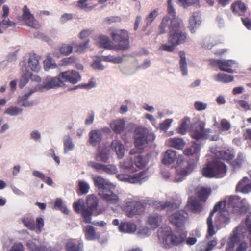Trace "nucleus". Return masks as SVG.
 <instances>
[{
	"label": "nucleus",
	"mask_w": 251,
	"mask_h": 251,
	"mask_svg": "<svg viewBox=\"0 0 251 251\" xmlns=\"http://www.w3.org/2000/svg\"><path fill=\"white\" fill-rule=\"evenodd\" d=\"M226 202L229 207L231 208L232 212L238 215H242V214H246L250 208V205L246 199H241L240 197L237 196H228L225 201H219L215 205L213 210L211 212L207 220V237L213 236L216 233L212 222V216L215 211L220 210V214L224 217L226 221H229L228 212L224 209Z\"/></svg>",
	"instance_id": "nucleus-1"
},
{
	"label": "nucleus",
	"mask_w": 251,
	"mask_h": 251,
	"mask_svg": "<svg viewBox=\"0 0 251 251\" xmlns=\"http://www.w3.org/2000/svg\"><path fill=\"white\" fill-rule=\"evenodd\" d=\"M86 203L87 207L89 208L88 210L91 212L92 217L93 210H95L99 204V200L95 195H88L86 198Z\"/></svg>",
	"instance_id": "nucleus-30"
},
{
	"label": "nucleus",
	"mask_w": 251,
	"mask_h": 251,
	"mask_svg": "<svg viewBox=\"0 0 251 251\" xmlns=\"http://www.w3.org/2000/svg\"><path fill=\"white\" fill-rule=\"evenodd\" d=\"M89 165L91 167L96 169V170H103L107 173L113 174L117 172V168L113 165H104V164H99L97 162H90Z\"/></svg>",
	"instance_id": "nucleus-21"
},
{
	"label": "nucleus",
	"mask_w": 251,
	"mask_h": 251,
	"mask_svg": "<svg viewBox=\"0 0 251 251\" xmlns=\"http://www.w3.org/2000/svg\"><path fill=\"white\" fill-rule=\"evenodd\" d=\"M102 199L108 203L119 204L120 199L119 196L113 193L112 189H108L107 193H102Z\"/></svg>",
	"instance_id": "nucleus-24"
},
{
	"label": "nucleus",
	"mask_w": 251,
	"mask_h": 251,
	"mask_svg": "<svg viewBox=\"0 0 251 251\" xmlns=\"http://www.w3.org/2000/svg\"><path fill=\"white\" fill-rule=\"evenodd\" d=\"M89 43V40H86V41H84L83 44H80L78 45H75L74 44L75 47H76L75 51L77 52H79V53H81V52H84L85 50H86L88 45Z\"/></svg>",
	"instance_id": "nucleus-57"
},
{
	"label": "nucleus",
	"mask_w": 251,
	"mask_h": 251,
	"mask_svg": "<svg viewBox=\"0 0 251 251\" xmlns=\"http://www.w3.org/2000/svg\"><path fill=\"white\" fill-rule=\"evenodd\" d=\"M222 130H228L231 128V124L226 119H222L220 122Z\"/></svg>",
	"instance_id": "nucleus-63"
},
{
	"label": "nucleus",
	"mask_w": 251,
	"mask_h": 251,
	"mask_svg": "<svg viewBox=\"0 0 251 251\" xmlns=\"http://www.w3.org/2000/svg\"><path fill=\"white\" fill-rule=\"evenodd\" d=\"M125 213L129 217H133L135 215L141 214L144 210V205L140 201H132V200H126Z\"/></svg>",
	"instance_id": "nucleus-9"
},
{
	"label": "nucleus",
	"mask_w": 251,
	"mask_h": 251,
	"mask_svg": "<svg viewBox=\"0 0 251 251\" xmlns=\"http://www.w3.org/2000/svg\"><path fill=\"white\" fill-rule=\"evenodd\" d=\"M226 167L221 160L216 158L212 163H208L203 168L202 174L205 177H222L226 171Z\"/></svg>",
	"instance_id": "nucleus-5"
},
{
	"label": "nucleus",
	"mask_w": 251,
	"mask_h": 251,
	"mask_svg": "<svg viewBox=\"0 0 251 251\" xmlns=\"http://www.w3.org/2000/svg\"><path fill=\"white\" fill-rule=\"evenodd\" d=\"M243 226H238L233 232V235L229 237L227 243L226 248V251H231L233 248L236 242L240 240V235L242 233Z\"/></svg>",
	"instance_id": "nucleus-18"
},
{
	"label": "nucleus",
	"mask_w": 251,
	"mask_h": 251,
	"mask_svg": "<svg viewBox=\"0 0 251 251\" xmlns=\"http://www.w3.org/2000/svg\"><path fill=\"white\" fill-rule=\"evenodd\" d=\"M147 164V160L144 157H136L134 159V165L136 167L142 169Z\"/></svg>",
	"instance_id": "nucleus-52"
},
{
	"label": "nucleus",
	"mask_w": 251,
	"mask_h": 251,
	"mask_svg": "<svg viewBox=\"0 0 251 251\" xmlns=\"http://www.w3.org/2000/svg\"><path fill=\"white\" fill-rule=\"evenodd\" d=\"M111 147L116 151L118 156H124L125 148L121 141L114 140L111 143Z\"/></svg>",
	"instance_id": "nucleus-32"
},
{
	"label": "nucleus",
	"mask_w": 251,
	"mask_h": 251,
	"mask_svg": "<svg viewBox=\"0 0 251 251\" xmlns=\"http://www.w3.org/2000/svg\"><path fill=\"white\" fill-rule=\"evenodd\" d=\"M108 127H103L100 130H92L89 133V142L93 147L97 146L100 143L102 140V131L107 132L109 131Z\"/></svg>",
	"instance_id": "nucleus-16"
},
{
	"label": "nucleus",
	"mask_w": 251,
	"mask_h": 251,
	"mask_svg": "<svg viewBox=\"0 0 251 251\" xmlns=\"http://www.w3.org/2000/svg\"><path fill=\"white\" fill-rule=\"evenodd\" d=\"M169 143L171 147L176 149H182L185 145V142L180 137H171L169 140Z\"/></svg>",
	"instance_id": "nucleus-38"
},
{
	"label": "nucleus",
	"mask_w": 251,
	"mask_h": 251,
	"mask_svg": "<svg viewBox=\"0 0 251 251\" xmlns=\"http://www.w3.org/2000/svg\"><path fill=\"white\" fill-rule=\"evenodd\" d=\"M205 122L200 121L196 123V126L194 129L190 131V135L193 139L200 140V139H209L210 140H218L219 137L217 134L210 136L212 130L210 128H205Z\"/></svg>",
	"instance_id": "nucleus-6"
},
{
	"label": "nucleus",
	"mask_w": 251,
	"mask_h": 251,
	"mask_svg": "<svg viewBox=\"0 0 251 251\" xmlns=\"http://www.w3.org/2000/svg\"><path fill=\"white\" fill-rule=\"evenodd\" d=\"M190 28L191 31H192L194 28L196 27L198 25H199V21L197 20V17L195 15H193L189 19Z\"/></svg>",
	"instance_id": "nucleus-61"
},
{
	"label": "nucleus",
	"mask_w": 251,
	"mask_h": 251,
	"mask_svg": "<svg viewBox=\"0 0 251 251\" xmlns=\"http://www.w3.org/2000/svg\"><path fill=\"white\" fill-rule=\"evenodd\" d=\"M245 225L249 233L251 234V212H250L246 217Z\"/></svg>",
	"instance_id": "nucleus-64"
},
{
	"label": "nucleus",
	"mask_w": 251,
	"mask_h": 251,
	"mask_svg": "<svg viewBox=\"0 0 251 251\" xmlns=\"http://www.w3.org/2000/svg\"><path fill=\"white\" fill-rule=\"evenodd\" d=\"M64 85V83L62 80L61 78L59 77V74L57 77H51L47 76L43 81V87L46 89H50V88H58Z\"/></svg>",
	"instance_id": "nucleus-17"
},
{
	"label": "nucleus",
	"mask_w": 251,
	"mask_h": 251,
	"mask_svg": "<svg viewBox=\"0 0 251 251\" xmlns=\"http://www.w3.org/2000/svg\"><path fill=\"white\" fill-rule=\"evenodd\" d=\"M179 55L180 57L179 61L180 69L183 75H186L188 74V69L185 53L184 51H179Z\"/></svg>",
	"instance_id": "nucleus-37"
},
{
	"label": "nucleus",
	"mask_w": 251,
	"mask_h": 251,
	"mask_svg": "<svg viewBox=\"0 0 251 251\" xmlns=\"http://www.w3.org/2000/svg\"><path fill=\"white\" fill-rule=\"evenodd\" d=\"M143 172L138 173L133 176L126 175V174H118L117 175V178L119 180L125 182L130 183H142L146 181L144 177H143Z\"/></svg>",
	"instance_id": "nucleus-15"
},
{
	"label": "nucleus",
	"mask_w": 251,
	"mask_h": 251,
	"mask_svg": "<svg viewBox=\"0 0 251 251\" xmlns=\"http://www.w3.org/2000/svg\"><path fill=\"white\" fill-rule=\"evenodd\" d=\"M64 151L65 152L73 150L74 144L72 142V138L70 135L64 136L63 138Z\"/></svg>",
	"instance_id": "nucleus-43"
},
{
	"label": "nucleus",
	"mask_w": 251,
	"mask_h": 251,
	"mask_svg": "<svg viewBox=\"0 0 251 251\" xmlns=\"http://www.w3.org/2000/svg\"><path fill=\"white\" fill-rule=\"evenodd\" d=\"M22 12L23 14L21 18L23 21H24L26 25L35 29L40 28L41 24L35 18L34 16L32 14L27 5H24L22 9Z\"/></svg>",
	"instance_id": "nucleus-10"
},
{
	"label": "nucleus",
	"mask_w": 251,
	"mask_h": 251,
	"mask_svg": "<svg viewBox=\"0 0 251 251\" xmlns=\"http://www.w3.org/2000/svg\"><path fill=\"white\" fill-rule=\"evenodd\" d=\"M102 59L106 62H113V63H121L123 60L122 57H114V56H112V55L103 56Z\"/></svg>",
	"instance_id": "nucleus-49"
},
{
	"label": "nucleus",
	"mask_w": 251,
	"mask_h": 251,
	"mask_svg": "<svg viewBox=\"0 0 251 251\" xmlns=\"http://www.w3.org/2000/svg\"><path fill=\"white\" fill-rule=\"evenodd\" d=\"M236 190L243 192V193H249V192H251V182H249L248 178H243L242 180L238 182Z\"/></svg>",
	"instance_id": "nucleus-27"
},
{
	"label": "nucleus",
	"mask_w": 251,
	"mask_h": 251,
	"mask_svg": "<svg viewBox=\"0 0 251 251\" xmlns=\"http://www.w3.org/2000/svg\"><path fill=\"white\" fill-rule=\"evenodd\" d=\"M73 206L76 212L79 213L82 211L83 221L86 223H91V212L88 208L85 207V201L82 199H79L77 201L74 203Z\"/></svg>",
	"instance_id": "nucleus-12"
},
{
	"label": "nucleus",
	"mask_w": 251,
	"mask_h": 251,
	"mask_svg": "<svg viewBox=\"0 0 251 251\" xmlns=\"http://www.w3.org/2000/svg\"><path fill=\"white\" fill-rule=\"evenodd\" d=\"M35 241H29L27 243V245L30 251H55L54 248L52 247L49 246L47 244H44L42 246H39Z\"/></svg>",
	"instance_id": "nucleus-22"
},
{
	"label": "nucleus",
	"mask_w": 251,
	"mask_h": 251,
	"mask_svg": "<svg viewBox=\"0 0 251 251\" xmlns=\"http://www.w3.org/2000/svg\"><path fill=\"white\" fill-rule=\"evenodd\" d=\"M54 207L55 208H58L59 210H61L62 212L64 213L65 214H68V213L69 212V211L68 209V208H65V207H64L63 202L62 200H61V199H57L56 200Z\"/></svg>",
	"instance_id": "nucleus-51"
},
{
	"label": "nucleus",
	"mask_w": 251,
	"mask_h": 251,
	"mask_svg": "<svg viewBox=\"0 0 251 251\" xmlns=\"http://www.w3.org/2000/svg\"><path fill=\"white\" fill-rule=\"evenodd\" d=\"M235 61L233 60H218V59H211L210 60V64L212 66H217L222 71L227 73H233L234 70L233 66Z\"/></svg>",
	"instance_id": "nucleus-11"
},
{
	"label": "nucleus",
	"mask_w": 251,
	"mask_h": 251,
	"mask_svg": "<svg viewBox=\"0 0 251 251\" xmlns=\"http://www.w3.org/2000/svg\"><path fill=\"white\" fill-rule=\"evenodd\" d=\"M22 111V109H21V108H18V107L12 106L7 108L5 112L10 115H17L19 113H21Z\"/></svg>",
	"instance_id": "nucleus-55"
},
{
	"label": "nucleus",
	"mask_w": 251,
	"mask_h": 251,
	"mask_svg": "<svg viewBox=\"0 0 251 251\" xmlns=\"http://www.w3.org/2000/svg\"><path fill=\"white\" fill-rule=\"evenodd\" d=\"M119 229L122 233H134L137 229L136 225L130 222H122L120 224Z\"/></svg>",
	"instance_id": "nucleus-31"
},
{
	"label": "nucleus",
	"mask_w": 251,
	"mask_h": 251,
	"mask_svg": "<svg viewBox=\"0 0 251 251\" xmlns=\"http://www.w3.org/2000/svg\"><path fill=\"white\" fill-rule=\"evenodd\" d=\"M187 234L184 231H177L173 234L169 227L160 228L158 231V239L165 247H170L184 241Z\"/></svg>",
	"instance_id": "nucleus-2"
},
{
	"label": "nucleus",
	"mask_w": 251,
	"mask_h": 251,
	"mask_svg": "<svg viewBox=\"0 0 251 251\" xmlns=\"http://www.w3.org/2000/svg\"><path fill=\"white\" fill-rule=\"evenodd\" d=\"M187 208L192 210V211H194L195 212L200 211L201 208V207L199 201L195 198L189 199L188 203L187 204Z\"/></svg>",
	"instance_id": "nucleus-42"
},
{
	"label": "nucleus",
	"mask_w": 251,
	"mask_h": 251,
	"mask_svg": "<svg viewBox=\"0 0 251 251\" xmlns=\"http://www.w3.org/2000/svg\"><path fill=\"white\" fill-rule=\"evenodd\" d=\"M211 190L210 188L201 187L198 191V195L201 200L205 201L211 194Z\"/></svg>",
	"instance_id": "nucleus-48"
},
{
	"label": "nucleus",
	"mask_w": 251,
	"mask_h": 251,
	"mask_svg": "<svg viewBox=\"0 0 251 251\" xmlns=\"http://www.w3.org/2000/svg\"><path fill=\"white\" fill-rule=\"evenodd\" d=\"M172 23L168 42L170 44H173L175 48L176 46L185 43L187 39V34L185 31V27L181 21L177 19H173Z\"/></svg>",
	"instance_id": "nucleus-3"
},
{
	"label": "nucleus",
	"mask_w": 251,
	"mask_h": 251,
	"mask_svg": "<svg viewBox=\"0 0 251 251\" xmlns=\"http://www.w3.org/2000/svg\"><path fill=\"white\" fill-rule=\"evenodd\" d=\"M151 204L155 208L160 209L161 210L166 209L167 210H170L176 207L175 203L170 202V201H165L164 202V201H153Z\"/></svg>",
	"instance_id": "nucleus-28"
},
{
	"label": "nucleus",
	"mask_w": 251,
	"mask_h": 251,
	"mask_svg": "<svg viewBox=\"0 0 251 251\" xmlns=\"http://www.w3.org/2000/svg\"><path fill=\"white\" fill-rule=\"evenodd\" d=\"M99 45L102 48L114 50V43L109 38L105 35H100L99 37Z\"/></svg>",
	"instance_id": "nucleus-26"
},
{
	"label": "nucleus",
	"mask_w": 251,
	"mask_h": 251,
	"mask_svg": "<svg viewBox=\"0 0 251 251\" xmlns=\"http://www.w3.org/2000/svg\"><path fill=\"white\" fill-rule=\"evenodd\" d=\"M30 78V75L27 74H24L22 75L20 79L19 83V86L20 88H22L25 85H26L27 83L28 82Z\"/></svg>",
	"instance_id": "nucleus-56"
},
{
	"label": "nucleus",
	"mask_w": 251,
	"mask_h": 251,
	"mask_svg": "<svg viewBox=\"0 0 251 251\" xmlns=\"http://www.w3.org/2000/svg\"><path fill=\"white\" fill-rule=\"evenodd\" d=\"M89 188L90 186L88 184L87 182H85V181H79V189L82 194L87 193Z\"/></svg>",
	"instance_id": "nucleus-54"
},
{
	"label": "nucleus",
	"mask_w": 251,
	"mask_h": 251,
	"mask_svg": "<svg viewBox=\"0 0 251 251\" xmlns=\"http://www.w3.org/2000/svg\"><path fill=\"white\" fill-rule=\"evenodd\" d=\"M159 9H155L153 11L149 12L148 16H146L145 19L146 25H150L152 23L153 21L157 18L158 15Z\"/></svg>",
	"instance_id": "nucleus-47"
},
{
	"label": "nucleus",
	"mask_w": 251,
	"mask_h": 251,
	"mask_svg": "<svg viewBox=\"0 0 251 251\" xmlns=\"http://www.w3.org/2000/svg\"><path fill=\"white\" fill-rule=\"evenodd\" d=\"M228 162L231 165L235 168L239 167L242 163V158H235V157H230L228 159Z\"/></svg>",
	"instance_id": "nucleus-60"
},
{
	"label": "nucleus",
	"mask_w": 251,
	"mask_h": 251,
	"mask_svg": "<svg viewBox=\"0 0 251 251\" xmlns=\"http://www.w3.org/2000/svg\"><path fill=\"white\" fill-rule=\"evenodd\" d=\"M59 77L63 83L64 81H68L72 84H76L81 79V75L76 71H67L61 72L59 73Z\"/></svg>",
	"instance_id": "nucleus-14"
},
{
	"label": "nucleus",
	"mask_w": 251,
	"mask_h": 251,
	"mask_svg": "<svg viewBox=\"0 0 251 251\" xmlns=\"http://www.w3.org/2000/svg\"><path fill=\"white\" fill-rule=\"evenodd\" d=\"M187 220L188 214L183 210L175 212L169 217L170 222L176 226H182Z\"/></svg>",
	"instance_id": "nucleus-13"
},
{
	"label": "nucleus",
	"mask_w": 251,
	"mask_h": 251,
	"mask_svg": "<svg viewBox=\"0 0 251 251\" xmlns=\"http://www.w3.org/2000/svg\"><path fill=\"white\" fill-rule=\"evenodd\" d=\"M15 25L16 23L12 22V21H10L9 18H3V20L0 23V33H3L1 27L3 29H7L9 26H15Z\"/></svg>",
	"instance_id": "nucleus-46"
},
{
	"label": "nucleus",
	"mask_w": 251,
	"mask_h": 251,
	"mask_svg": "<svg viewBox=\"0 0 251 251\" xmlns=\"http://www.w3.org/2000/svg\"><path fill=\"white\" fill-rule=\"evenodd\" d=\"M230 9L234 14L242 15L244 13L246 12L247 7L246 4L242 2L241 0H237L232 4Z\"/></svg>",
	"instance_id": "nucleus-23"
},
{
	"label": "nucleus",
	"mask_w": 251,
	"mask_h": 251,
	"mask_svg": "<svg viewBox=\"0 0 251 251\" xmlns=\"http://www.w3.org/2000/svg\"><path fill=\"white\" fill-rule=\"evenodd\" d=\"M173 24V19L168 16H165L162 18L159 25V33L161 34L166 33L167 30H169V36H170L171 28Z\"/></svg>",
	"instance_id": "nucleus-20"
},
{
	"label": "nucleus",
	"mask_w": 251,
	"mask_h": 251,
	"mask_svg": "<svg viewBox=\"0 0 251 251\" xmlns=\"http://www.w3.org/2000/svg\"><path fill=\"white\" fill-rule=\"evenodd\" d=\"M120 166L123 169H131L132 170H136L130 158H126V160L121 162Z\"/></svg>",
	"instance_id": "nucleus-50"
},
{
	"label": "nucleus",
	"mask_w": 251,
	"mask_h": 251,
	"mask_svg": "<svg viewBox=\"0 0 251 251\" xmlns=\"http://www.w3.org/2000/svg\"><path fill=\"white\" fill-rule=\"evenodd\" d=\"M110 36L114 41L118 44L113 43V50H126L130 48L129 33L126 30L113 29L110 32Z\"/></svg>",
	"instance_id": "nucleus-4"
},
{
	"label": "nucleus",
	"mask_w": 251,
	"mask_h": 251,
	"mask_svg": "<svg viewBox=\"0 0 251 251\" xmlns=\"http://www.w3.org/2000/svg\"><path fill=\"white\" fill-rule=\"evenodd\" d=\"M162 162L164 164L171 166V167H177L181 164L182 166H185L184 163H185L186 167H184L181 171L182 175H187L191 173L195 166V162L194 160H189L188 161L185 162L181 157H176L175 158H174V157H164Z\"/></svg>",
	"instance_id": "nucleus-7"
},
{
	"label": "nucleus",
	"mask_w": 251,
	"mask_h": 251,
	"mask_svg": "<svg viewBox=\"0 0 251 251\" xmlns=\"http://www.w3.org/2000/svg\"><path fill=\"white\" fill-rule=\"evenodd\" d=\"M44 68L46 70L50 69L51 67H56V64L53 63V60L52 57L48 56L47 58L44 61Z\"/></svg>",
	"instance_id": "nucleus-53"
},
{
	"label": "nucleus",
	"mask_w": 251,
	"mask_h": 251,
	"mask_svg": "<svg viewBox=\"0 0 251 251\" xmlns=\"http://www.w3.org/2000/svg\"><path fill=\"white\" fill-rule=\"evenodd\" d=\"M110 126L114 133H120L123 132L125 127V122L123 119H117L111 122Z\"/></svg>",
	"instance_id": "nucleus-29"
},
{
	"label": "nucleus",
	"mask_w": 251,
	"mask_h": 251,
	"mask_svg": "<svg viewBox=\"0 0 251 251\" xmlns=\"http://www.w3.org/2000/svg\"><path fill=\"white\" fill-rule=\"evenodd\" d=\"M173 122L172 119H167L160 124V128L162 130L166 131L171 126Z\"/></svg>",
	"instance_id": "nucleus-59"
},
{
	"label": "nucleus",
	"mask_w": 251,
	"mask_h": 251,
	"mask_svg": "<svg viewBox=\"0 0 251 251\" xmlns=\"http://www.w3.org/2000/svg\"><path fill=\"white\" fill-rule=\"evenodd\" d=\"M39 59V56H37L35 53H32L29 56L28 66L34 71H38L40 68Z\"/></svg>",
	"instance_id": "nucleus-33"
},
{
	"label": "nucleus",
	"mask_w": 251,
	"mask_h": 251,
	"mask_svg": "<svg viewBox=\"0 0 251 251\" xmlns=\"http://www.w3.org/2000/svg\"><path fill=\"white\" fill-rule=\"evenodd\" d=\"M200 151V144L197 142H193L190 147H187L183 151L185 155H193Z\"/></svg>",
	"instance_id": "nucleus-35"
},
{
	"label": "nucleus",
	"mask_w": 251,
	"mask_h": 251,
	"mask_svg": "<svg viewBox=\"0 0 251 251\" xmlns=\"http://www.w3.org/2000/svg\"><path fill=\"white\" fill-rule=\"evenodd\" d=\"M163 217L157 213L151 214L149 216L148 223L151 227L155 229L160 225L163 221Z\"/></svg>",
	"instance_id": "nucleus-25"
},
{
	"label": "nucleus",
	"mask_w": 251,
	"mask_h": 251,
	"mask_svg": "<svg viewBox=\"0 0 251 251\" xmlns=\"http://www.w3.org/2000/svg\"><path fill=\"white\" fill-rule=\"evenodd\" d=\"M74 47H75L74 43H73L72 45H68V44H63L59 47V51L62 55H68L73 52Z\"/></svg>",
	"instance_id": "nucleus-44"
},
{
	"label": "nucleus",
	"mask_w": 251,
	"mask_h": 251,
	"mask_svg": "<svg viewBox=\"0 0 251 251\" xmlns=\"http://www.w3.org/2000/svg\"><path fill=\"white\" fill-rule=\"evenodd\" d=\"M214 79L216 81H221V82L228 83L233 81L234 77L233 75H229V74L219 73L214 76Z\"/></svg>",
	"instance_id": "nucleus-39"
},
{
	"label": "nucleus",
	"mask_w": 251,
	"mask_h": 251,
	"mask_svg": "<svg viewBox=\"0 0 251 251\" xmlns=\"http://www.w3.org/2000/svg\"><path fill=\"white\" fill-rule=\"evenodd\" d=\"M210 151L216 157H233V151L230 149H222L219 147H211Z\"/></svg>",
	"instance_id": "nucleus-19"
},
{
	"label": "nucleus",
	"mask_w": 251,
	"mask_h": 251,
	"mask_svg": "<svg viewBox=\"0 0 251 251\" xmlns=\"http://www.w3.org/2000/svg\"><path fill=\"white\" fill-rule=\"evenodd\" d=\"M172 0H168L167 13L172 17V18H175L176 11L172 3Z\"/></svg>",
	"instance_id": "nucleus-62"
},
{
	"label": "nucleus",
	"mask_w": 251,
	"mask_h": 251,
	"mask_svg": "<svg viewBox=\"0 0 251 251\" xmlns=\"http://www.w3.org/2000/svg\"><path fill=\"white\" fill-rule=\"evenodd\" d=\"M137 137L135 138V146L138 150H143L149 141H153L155 135L152 133H150L145 127H137L135 130Z\"/></svg>",
	"instance_id": "nucleus-8"
},
{
	"label": "nucleus",
	"mask_w": 251,
	"mask_h": 251,
	"mask_svg": "<svg viewBox=\"0 0 251 251\" xmlns=\"http://www.w3.org/2000/svg\"><path fill=\"white\" fill-rule=\"evenodd\" d=\"M103 181L101 190L99 192V195L102 199H103L102 193H107L108 189H114L115 187V185L112 183V182H110V181L107 180V179L103 178Z\"/></svg>",
	"instance_id": "nucleus-40"
},
{
	"label": "nucleus",
	"mask_w": 251,
	"mask_h": 251,
	"mask_svg": "<svg viewBox=\"0 0 251 251\" xmlns=\"http://www.w3.org/2000/svg\"><path fill=\"white\" fill-rule=\"evenodd\" d=\"M85 236L87 240H96L99 238V234H97L93 226H87L84 228Z\"/></svg>",
	"instance_id": "nucleus-34"
},
{
	"label": "nucleus",
	"mask_w": 251,
	"mask_h": 251,
	"mask_svg": "<svg viewBox=\"0 0 251 251\" xmlns=\"http://www.w3.org/2000/svg\"><path fill=\"white\" fill-rule=\"evenodd\" d=\"M92 178L96 186L99 188V191L101 190V187L103 181V177H102L101 176H92Z\"/></svg>",
	"instance_id": "nucleus-58"
},
{
	"label": "nucleus",
	"mask_w": 251,
	"mask_h": 251,
	"mask_svg": "<svg viewBox=\"0 0 251 251\" xmlns=\"http://www.w3.org/2000/svg\"><path fill=\"white\" fill-rule=\"evenodd\" d=\"M67 251H83V245L81 243H77L72 240L67 242L66 245Z\"/></svg>",
	"instance_id": "nucleus-36"
},
{
	"label": "nucleus",
	"mask_w": 251,
	"mask_h": 251,
	"mask_svg": "<svg viewBox=\"0 0 251 251\" xmlns=\"http://www.w3.org/2000/svg\"><path fill=\"white\" fill-rule=\"evenodd\" d=\"M190 123V119H189V118H188V117L184 118L180 124L179 126L177 128V133L180 134H185L188 131Z\"/></svg>",
	"instance_id": "nucleus-41"
},
{
	"label": "nucleus",
	"mask_w": 251,
	"mask_h": 251,
	"mask_svg": "<svg viewBox=\"0 0 251 251\" xmlns=\"http://www.w3.org/2000/svg\"><path fill=\"white\" fill-rule=\"evenodd\" d=\"M22 221L26 227L31 230H34L36 228V226L34 221L31 217H24L22 219Z\"/></svg>",
	"instance_id": "nucleus-45"
}]
</instances>
